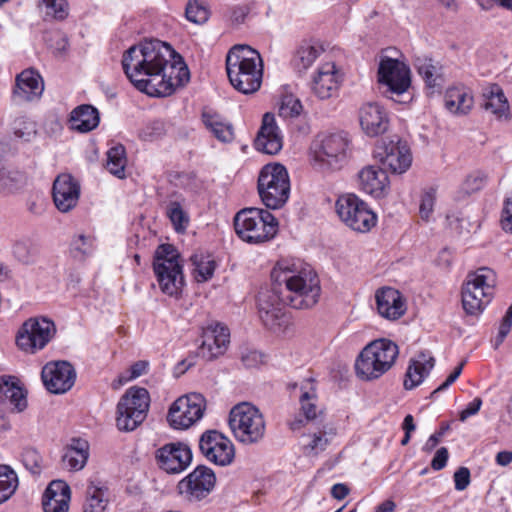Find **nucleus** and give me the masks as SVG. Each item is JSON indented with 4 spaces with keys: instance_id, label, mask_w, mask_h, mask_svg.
<instances>
[{
    "instance_id": "f257e3e1",
    "label": "nucleus",
    "mask_w": 512,
    "mask_h": 512,
    "mask_svg": "<svg viewBox=\"0 0 512 512\" xmlns=\"http://www.w3.org/2000/svg\"><path fill=\"white\" fill-rule=\"evenodd\" d=\"M175 51L160 40H148L131 46L122 57V67L130 82L150 96H168L189 81L188 67L181 61L170 62Z\"/></svg>"
},
{
    "instance_id": "f03ea898",
    "label": "nucleus",
    "mask_w": 512,
    "mask_h": 512,
    "mask_svg": "<svg viewBox=\"0 0 512 512\" xmlns=\"http://www.w3.org/2000/svg\"><path fill=\"white\" fill-rule=\"evenodd\" d=\"M272 277L285 283L288 292L285 300L292 308L310 309L317 304L320 280L309 266L298 268L295 264L280 261L273 269Z\"/></svg>"
},
{
    "instance_id": "7ed1b4c3",
    "label": "nucleus",
    "mask_w": 512,
    "mask_h": 512,
    "mask_svg": "<svg viewBox=\"0 0 512 512\" xmlns=\"http://www.w3.org/2000/svg\"><path fill=\"white\" fill-rule=\"evenodd\" d=\"M226 71L231 85L243 94L259 90L263 63L260 54L248 45H235L226 56Z\"/></svg>"
},
{
    "instance_id": "20e7f679",
    "label": "nucleus",
    "mask_w": 512,
    "mask_h": 512,
    "mask_svg": "<svg viewBox=\"0 0 512 512\" xmlns=\"http://www.w3.org/2000/svg\"><path fill=\"white\" fill-rule=\"evenodd\" d=\"M398 354L399 348L393 341L384 338L372 341L356 360L357 376L367 381L378 379L391 369Z\"/></svg>"
},
{
    "instance_id": "39448f33",
    "label": "nucleus",
    "mask_w": 512,
    "mask_h": 512,
    "mask_svg": "<svg viewBox=\"0 0 512 512\" xmlns=\"http://www.w3.org/2000/svg\"><path fill=\"white\" fill-rule=\"evenodd\" d=\"M235 232L243 241L261 244L270 241L278 232V222L267 210L255 207L244 208L234 217Z\"/></svg>"
},
{
    "instance_id": "423d86ee",
    "label": "nucleus",
    "mask_w": 512,
    "mask_h": 512,
    "mask_svg": "<svg viewBox=\"0 0 512 512\" xmlns=\"http://www.w3.org/2000/svg\"><path fill=\"white\" fill-rule=\"evenodd\" d=\"M153 269L160 290L170 297H179L185 280L180 255L173 245L158 246L154 255Z\"/></svg>"
},
{
    "instance_id": "0eeeda50",
    "label": "nucleus",
    "mask_w": 512,
    "mask_h": 512,
    "mask_svg": "<svg viewBox=\"0 0 512 512\" xmlns=\"http://www.w3.org/2000/svg\"><path fill=\"white\" fill-rule=\"evenodd\" d=\"M496 286V274L488 267L469 272L462 287V305L469 315H478L491 302Z\"/></svg>"
},
{
    "instance_id": "6e6552de",
    "label": "nucleus",
    "mask_w": 512,
    "mask_h": 512,
    "mask_svg": "<svg viewBox=\"0 0 512 512\" xmlns=\"http://www.w3.org/2000/svg\"><path fill=\"white\" fill-rule=\"evenodd\" d=\"M229 426L234 437L244 444L260 442L266 431L262 413L256 406L248 402L239 403L231 409Z\"/></svg>"
},
{
    "instance_id": "1a4fd4ad",
    "label": "nucleus",
    "mask_w": 512,
    "mask_h": 512,
    "mask_svg": "<svg viewBox=\"0 0 512 512\" xmlns=\"http://www.w3.org/2000/svg\"><path fill=\"white\" fill-rule=\"evenodd\" d=\"M258 193L267 208H281L290 194L287 169L279 163L265 165L258 177Z\"/></svg>"
},
{
    "instance_id": "9d476101",
    "label": "nucleus",
    "mask_w": 512,
    "mask_h": 512,
    "mask_svg": "<svg viewBox=\"0 0 512 512\" xmlns=\"http://www.w3.org/2000/svg\"><path fill=\"white\" fill-rule=\"evenodd\" d=\"M349 141L342 134L320 135L311 147L312 161L323 171L340 170L347 162Z\"/></svg>"
},
{
    "instance_id": "9b49d317",
    "label": "nucleus",
    "mask_w": 512,
    "mask_h": 512,
    "mask_svg": "<svg viewBox=\"0 0 512 512\" xmlns=\"http://www.w3.org/2000/svg\"><path fill=\"white\" fill-rule=\"evenodd\" d=\"M150 405L148 391L142 387H131L117 405V427L122 431L136 429L146 418Z\"/></svg>"
},
{
    "instance_id": "f8f14e48",
    "label": "nucleus",
    "mask_w": 512,
    "mask_h": 512,
    "mask_svg": "<svg viewBox=\"0 0 512 512\" xmlns=\"http://www.w3.org/2000/svg\"><path fill=\"white\" fill-rule=\"evenodd\" d=\"M378 82L384 86L386 97L399 103H406L411 100L400 99L405 96L411 86V73L409 67L397 60L389 57L382 58L378 68Z\"/></svg>"
},
{
    "instance_id": "ddd939ff",
    "label": "nucleus",
    "mask_w": 512,
    "mask_h": 512,
    "mask_svg": "<svg viewBox=\"0 0 512 512\" xmlns=\"http://www.w3.org/2000/svg\"><path fill=\"white\" fill-rule=\"evenodd\" d=\"M335 208L341 221L354 231L366 233L376 225L375 213L355 194L340 196Z\"/></svg>"
},
{
    "instance_id": "4468645a",
    "label": "nucleus",
    "mask_w": 512,
    "mask_h": 512,
    "mask_svg": "<svg viewBox=\"0 0 512 512\" xmlns=\"http://www.w3.org/2000/svg\"><path fill=\"white\" fill-rule=\"evenodd\" d=\"M206 410V400L199 393L176 399L170 406L167 421L173 429L186 430L198 422Z\"/></svg>"
},
{
    "instance_id": "2eb2a0df",
    "label": "nucleus",
    "mask_w": 512,
    "mask_h": 512,
    "mask_svg": "<svg viewBox=\"0 0 512 512\" xmlns=\"http://www.w3.org/2000/svg\"><path fill=\"white\" fill-rule=\"evenodd\" d=\"M275 290L259 293L258 309L262 323L271 331L285 334L289 331L292 322L290 315L284 310L283 302Z\"/></svg>"
},
{
    "instance_id": "dca6fc26",
    "label": "nucleus",
    "mask_w": 512,
    "mask_h": 512,
    "mask_svg": "<svg viewBox=\"0 0 512 512\" xmlns=\"http://www.w3.org/2000/svg\"><path fill=\"white\" fill-rule=\"evenodd\" d=\"M56 327L47 318H30L18 331L16 343L25 352L35 353L43 349L54 337Z\"/></svg>"
},
{
    "instance_id": "f3484780",
    "label": "nucleus",
    "mask_w": 512,
    "mask_h": 512,
    "mask_svg": "<svg viewBox=\"0 0 512 512\" xmlns=\"http://www.w3.org/2000/svg\"><path fill=\"white\" fill-rule=\"evenodd\" d=\"M216 476L214 471L204 465L197 466L178 483L179 493L188 501H200L214 489Z\"/></svg>"
},
{
    "instance_id": "a211bd4d",
    "label": "nucleus",
    "mask_w": 512,
    "mask_h": 512,
    "mask_svg": "<svg viewBox=\"0 0 512 512\" xmlns=\"http://www.w3.org/2000/svg\"><path fill=\"white\" fill-rule=\"evenodd\" d=\"M199 449L209 462L218 466L231 464L235 457L231 440L216 430H207L201 435Z\"/></svg>"
},
{
    "instance_id": "6ab92c4d",
    "label": "nucleus",
    "mask_w": 512,
    "mask_h": 512,
    "mask_svg": "<svg viewBox=\"0 0 512 512\" xmlns=\"http://www.w3.org/2000/svg\"><path fill=\"white\" fill-rule=\"evenodd\" d=\"M376 157L385 168L396 174L406 172L412 163L407 143L398 138L383 141L377 147Z\"/></svg>"
},
{
    "instance_id": "aec40b11",
    "label": "nucleus",
    "mask_w": 512,
    "mask_h": 512,
    "mask_svg": "<svg viewBox=\"0 0 512 512\" xmlns=\"http://www.w3.org/2000/svg\"><path fill=\"white\" fill-rule=\"evenodd\" d=\"M41 378L50 393L64 394L73 387L76 371L67 361H53L42 368Z\"/></svg>"
},
{
    "instance_id": "412c9836",
    "label": "nucleus",
    "mask_w": 512,
    "mask_h": 512,
    "mask_svg": "<svg viewBox=\"0 0 512 512\" xmlns=\"http://www.w3.org/2000/svg\"><path fill=\"white\" fill-rule=\"evenodd\" d=\"M202 342L198 355L205 360H213L224 354L230 343L229 329L221 323H210L202 330Z\"/></svg>"
},
{
    "instance_id": "4be33fe9",
    "label": "nucleus",
    "mask_w": 512,
    "mask_h": 512,
    "mask_svg": "<svg viewBox=\"0 0 512 512\" xmlns=\"http://www.w3.org/2000/svg\"><path fill=\"white\" fill-rule=\"evenodd\" d=\"M158 466L167 473L177 474L185 470L192 461L191 449L180 442L165 444L156 451Z\"/></svg>"
},
{
    "instance_id": "5701e85b",
    "label": "nucleus",
    "mask_w": 512,
    "mask_h": 512,
    "mask_svg": "<svg viewBox=\"0 0 512 512\" xmlns=\"http://www.w3.org/2000/svg\"><path fill=\"white\" fill-rule=\"evenodd\" d=\"M52 195L57 209L63 213L69 212L78 203L80 184L71 174L62 173L54 180Z\"/></svg>"
},
{
    "instance_id": "b1692460",
    "label": "nucleus",
    "mask_w": 512,
    "mask_h": 512,
    "mask_svg": "<svg viewBox=\"0 0 512 512\" xmlns=\"http://www.w3.org/2000/svg\"><path fill=\"white\" fill-rule=\"evenodd\" d=\"M341 76L335 63L326 62L318 67L312 77L311 90L321 100L335 96L339 90Z\"/></svg>"
},
{
    "instance_id": "393cba45",
    "label": "nucleus",
    "mask_w": 512,
    "mask_h": 512,
    "mask_svg": "<svg viewBox=\"0 0 512 512\" xmlns=\"http://www.w3.org/2000/svg\"><path fill=\"white\" fill-rule=\"evenodd\" d=\"M43 91L44 82L40 74L26 69L16 76L12 100L15 103L32 102L38 100Z\"/></svg>"
},
{
    "instance_id": "a878e982",
    "label": "nucleus",
    "mask_w": 512,
    "mask_h": 512,
    "mask_svg": "<svg viewBox=\"0 0 512 512\" xmlns=\"http://www.w3.org/2000/svg\"><path fill=\"white\" fill-rule=\"evenodd\" d=\"M254 145L258 151L268 155H275L281 151L283 138L273 114H264Z\"/></svg>"
},
{
    "instance_id": "bb28decb",
    "label": "nucleus",
    "mask_w": 512,
    "mask_h": 512,
    "mask_svg": "<svg viewBox=\"0 0 512 512\" xmlns=\"http://www.w3.org/2000/svg\"><path fill=\"white\" fill-rule=\"evenodd\" d=\"M358 117L361 129L369 137L381 135L388 129V115L385 109L377 103L362 105Z\"/></svg>"
},
{
    "instance_id": "cd10ccee",
    "label": "nucleus",
    "mask_w": 512,
    "mask_h": 512,
    "mask_svg": "<svg viewBox=\"0 0 512 512\" xmlns=\"http://www.w3.org/2000/svg\"><path fill=\"white\" fill-rule=\"evenodd\" d=\"M379 314L389 320H397L406 312V302L402 294L394 288L383 287L375 294Z\"/></svg>"
},
{
    "instance_id": "c85d7f7f",
    "label": "nucleus",
    "mask_w": 512,
    "mask_h": 512,
    "mask_svg": "<svg viewBox=\"0 0 512 512\" xmlns=\"http://www.w3.org/2000/svg\"><path fill=\"white\" fill-rule=\"evenodd\" d=\"M360 189L374 197H383L390 188V181L385 169L378 166L364 167L358 174Z\"/></svg>"
},
{
    "instance_id": "c756f323",
    "label": "nucleus",
    "mask_w": 512,
    "mask_h": 512,
    "mask_svg": "<svg viewBox=\"0 0 512 512\" xmlns=\"http://www.w3.org/2000/svg\"><path fill=\"white\" fill-rule=\"evenodd\" d=\"M70 499V486L63 480H53L42 496L43 512H68Z\"/></svg>"
},
{
    "instance_id": "7c9ffc66",
    "label": "nucleus",
    "mask_w": 512,
    "mask_h": 512,
    "mask_svg": "<svg viewBox=\"0 0 512 512\" xmlns=\"http://www.w3.org/2000/svg\"><path fill=\"white\" fill-rule=\"evenodd\" d=\"M317 393L312 380H306L300 387L299 402L304 418H295L289 423L291 430H298L315 420L321 411L316 405Z\"/></svg>"
},
{
    "instance_id": "2f4dec72",
    "label": "nucleus",
    "mask_w": 512,
    "mask_h": 512,
    "mask_svg": "<svg viewBox=\"0 0 512 512\" xmlns=\"http://www.w3.org/2000/svg\"><path fill=\"white\" fill-rule=\"evenodd\" d=\"M483 108L496 119L508 121L511 118L510 105L503 89L492 84L483 91Z\"/></svg>"
},
{
    "instance_id": "473e14b6",
    "label": "nucleus",
    "mask_w": 512,
    "mask_h": 512,
    "mask_svg": "<svg viewBox=\"0 0 512 512\" xmlns=\"http://www.w3.org/2000/svg\"><path fill=\"white\" fill-rule=\"evenodd\" d=\"M89 458V444L86 440L73 438L65 447L61 461L64 468L69 471L82 470Z\"/></svg>"
},
{
    "instance_id": "72a5a7b5",
    "label": "nucleus",
    "mask_w": 512,
    "mask_h": 512,
    "mask_svg": "<svg viewBox=\"0 0 512 512\" xmlns=\"http://www.w3.org/2000/svg\"><path fill=\"white\" fill-rule=\"evenodd\" d=\"M111 501L112 494L109 489L101 483L91 481L85 491L83 512H104Z\"/></svg>"
},
{
    "instance_id": "f704fd0d",
    "label": "nucleus",
    "mask_w": 512,
    "mask_h": 512,
    "mask_svg": "<svg viewBox=\"0 0 512 512\" xmlns=\"http://www.w3.org/2000/svg\"><path fill=\"white\" fill-rule=\"evenodd\" d=\"M445 108L455 115L468 114L474 105V99L465 87H452L447 89L444 96Z\"/></svg>"
},
{
    "instance_id": "c9c22d12",
    "label": "nucleus",
    "mask_w": 512,
    "mask_h": 512,
    "mask_svg": "<svg viewBox=\"0 0 512 512\" xmlns=\"http://www.w3.org/2000/svg\"><path fill=\"white\" fill-rule=\"evenodd\" d=\"M100 121L98 110L89 104H83L72 110L69 118L72 130L87 133L94 130Z\"/></svg>"
},
{
    "instance_id": "e433bc0d",
    "label": "nucleus",
    "mask_w": 512,
    "mask_h": 512,
    "mask_svg": "<svg viewBox=\"0 0 512 512\" xmlns=\"http://www.w3.org/2000/svg\"><path fill=\"white\" fill-rule=\"evenodd\" d=\"M434 362L433 357H427L424 353H420L417 359H412L405 374V389L411 390L420 385L434 367Z\"/></svg>"
},
{
    "instance_id": "4c0bfd02",
    "label": "nucleus",
    "mask_w": 512,
    "mask_h": 512,
    "mask_svg": "<svg viewBox=\"0 0 512 512\" xmlns=\"http://www.w3.org/2000/svg\"><path fill=\"white\" fill-rule=\"evenodd\" d=\"M0 400H8L18 412H22L27 407L26 394L18 385L16 377H0Z\"/></svg>"
},
{
    "instance_id": "58836bf2",
    "label": "nucleus",
    "mask_w": 512,
    "mask_h": 512,
    "mask_svg": "<svg viewBox=\"0 0 512 512\" xmlns=\"http://www.w3.org/2000/svg\"><path fill=\"white\" fill-rule=\"evenodd\" d=\"M414 66L429 88L441 86L442 66L428 56H417Z\"/></svg>"
},
{
    "instance_id": "ea45409f",
    "label": "nucleus",
    "mask_w": 512,
    "mask_h": 512,
    "mask_svg": "<svg viewBox=\"0 0 512 512\" xmlns=\"http://www.w3.org/2000/svg\"><path fill=\"white\" fill-rule=\"evenodd\" d=\"M335 435L333 429H327L326 425H323L317 431H313L307 434V441L303 445L304 454L307 456H317L326 450L330 443L331 437Z\"/></svg>"
},
{
    "instance_id": "a19ab883",
    "label": "nucleus",
    "mask_w": 512,
    "mask_h": 512,
    "mask_svg": "<svg viewBox=\"0 0 512 512\" xmlns=\"http://www.w3.org/2000/svg\"><path fill=\"white\" fill-rule=\"evenodd\" d=\"M323 48L317 43L303 42L296 50L292 63L298 71H305L322 54Z\"/></svg>"
},
{
    "instance_id": "79ce46f5",
    "label": "nucleus",
    "mask_w": 512,
    "mask_h": 512,
    "mask_svg": "<svg viewBox=\"0 0 512 512\" xmlns=\"http://www.w3.org/2000/svg\"><path fill=\"white\" fill-rule=\"evenodd\" d=\"M203 122L207 129L222 142H231L234 138L233 127L230 123L224 121L217 114L203 113Z\"/></svg>"
},
{
    "instance_id": "37998d69",
    "label": "nucleus",
    "mask_w": 512,
    "mask_h": 512,
    "mask_svg": "<svg viewBox=\"0 0 512 512\" xmlns=\"http://www.w3.org/2000/svg\"><path fill=\"white\" fill-rule=\"evenodd\" d=\"M191 261L194 266L193 275L197 282H207L213 277L216 262L210 255H204L202 253L194 254L191 256Z\"/></svg>"
},
{
    "instance_id": "c03bdc74",
    "label": "nucleus",
    "mask_w": 512,
    "mask_h": 512,
    "mask_svg": "<svg viewBox=\"0 0 512 512\" xmlns=\"http://www.w3.org/2000/svg\"><path fill=\"white\" fill-rule=\"evenodd\" d=\"M126 163V151L123 145H116L108 150L106 168L111 174L120 179L124 178Z\"/></svg>"
},
{
    "instance_id": "a18cd8bd",
    "label": "nucleus",
    "mask_w": 512,
    "mask_h": 512,
    "mask_svg": "<svg viewBox=\"0 0 512 512\" xmlns=\"http://www.w3.org/2000/svg\"><path fill=\"white\" fill-rule=\"evenodd\" d=\"M18 487L17 474L6 465L0 466V504L6 502Z\"/></svg>"
},
{
    "instance_id": "49530a36",
    "label": "nucleus",
    "mask_w": 512,
    "mask_h": 512,
    "mask_svg": "<svg viewBox=\"0 0 512 512\" xmlns=\"http://www.w3.org/2000/svg\"><path fill=\"white\" fill-rule=\"evenodd\" d=\"M12 252L17 261L25 265L35 263L38 255L36 247L28 241H17Z\"/></svg>"
},
{
    "instance_id": "de8ad7c7",
    "label": "nucleus",
    "mask_w": 512,
    "mask_h": 512,
    "mask_svg": "<svg viewBox=\"0 0 512 512\" xmlns=\"http://www.w3.org/2000/svg\"><path fill=\"white\" fill-rule=\"evenodd\" d=\"M14 135L25 141H30L36 136V123L31 119L21 116L14 120L12 125Z\"/></svg>"
},
{
    "instance_id": "09e8293b",
    "label": "nucleus",
    "mask_w": 512,
    "mask_h": 512,
    "mask_svg": "<svg viewBox=\"0 0 512 512\" xmlns=\"http://www.w3.org/2000/svg\"><path fill=\"white\" fill-rule=\"evenodd\" d=\"M302 104L292 94L284 95L279 104V115L284 118H291L300 115Z\"/></svg>"
},
{
    "instance_id": "8fccbe9b",
    "label": "nucleus",
    "mask_w": 512,
    "mask_h": 512,
    "mask_svg": "<svg viewBox=\"0 0 512 512\" xmlns=\"http://www.w3.org/2000/svg\"><path fill=\"white\" fill-rule=\"evenodd\" d=\"M167 215L177 232H182L186 229L188 217L183 211L180 203L175 201L171 202L167 208Z\"/></svg>"
},
{
    "instance_id": "3c124183",
    "label": "nucleus",
    "mask_w": 512,
    "mask_h": 512,
    "mask_svg": "<svg viewBox=\"0 0 512 512\" xmlns=\"http://www.w3.org/2000/svg\"><path fill=\"white\" fill-rule=\"evenodd\" d=\"M22 463L34 475L40 474L42 470V457L34 448H25L23 450Z\"/></svg>"
},
{
    "instance_id": "603ef678",
    "label": "nucleus",
    "mask_w": 512,
    "mask_h": 512,
    "mask_svg": "<svg viewBox=\"0 0 512 512\" xmlns=\"http://www.w3.org/2000/svg\"><path fill=\"white\" fill-rule=\"evenodd\" d=\"M435 201L436 189L430 187L422 192L419 205V214L423 220H429L434 210Z\"/></svg>"
},
{
    "instance_id": "864d4df0",
    "label": "nucleus",
    "mask_w": 512,
    "mask_h": 512,
    "mask_svg": "<svg viewBox=\"0 0 512 512\" xmlns=\"http://www.w3.org/2000/svg\"><path fill=\"white\" fill-rule=\"evenodd\" d=\"M186 17L193 23H204L208 20V9L198 1L189 2L186 7Z\"/></svg>"
},
{
    "instance_id": "5fc2aeb1",
    "label": "nucleus",
    "mask_w": 512,
    "mask_h": 512,
    "mask_svg": "<svg viewBox=\"0 0 512 512\" xmlns=\"http://www.w3.org/2000/svg\"><path fill=\"white\" fill-rule=\"evenodd\" d=\"M47 8V15L55 19L63 20L68 15V3L66 0H43Z\"/></svg>"
},
{
    "instance_id": "6e6d98bb",
    "label": "nucleus",
    "mask_w": 512,
    "mask_h": 512,
    "mask_svg": "<svg viewBox=\"0 0 512 512\" xmlns=\"http://www.w3.org/2000/svg\"><path fill=\"white\" fill-rule=\"evenodd\" d=\"M500 223L504 231L512 233V193L504 200Z\"/></svg>"
},
{
    "instance_id": "4d7b16f0",
    "label": "nucleus",
    "mask_w": 512,
    "mask_h": 512,
    "mask_svg": "<svg viewBox=\"0 0 512 512\" xmlns=\"http://www.w3.org/2000/svg\"><path fill=\"white\" fill-rule=\"evenodd\" d=\"M453 479L456 490H465L469 486L471 481L470 470L467 467L458 468L453 475Z\"/></svg>"
},
{
    "instance_id": "13d9d810",
    "label": "nucleus",
    "mask_w": 512,
    "mask_h": 512,
    "mask_svg": "<svg viewBox=\"0 0 512 512\" xmlns=\"http://www.w3.org/2000/svg\"><path fill=\"white\" fill-rule=\"evenodd\" d=\"M485 183V177L481 173H474L469 175L464 183L463 188L467 193H472L480 190Z\"/></svg>"
},
{
    "instance_id": "bf43d9fd",
    "label": "nucleus",
    "mask_w": 512,
    "mask_h": 512,
    "mask_svg": "<svg viewBox=\"0 0 512 512\" xmlns=\"http://www.w3.org/2000/svg\"><path fill=\"white\" fill-rule=\"evenodd\" d=\"M148 367V363L146 361H138L134 363L130 368V375L128 377H119V384L122 385L129 380L135 379L141 375H143Z\"/></svg>"
},
{
    "instance_id": "052dcab7",
    "label": "nucleus",
    "mask_w": 512,
    "mask_h": 512,
    "mask_svg": "<svg viewBox=\"0 0 512 512\" xmlns=\"http://www.w3.org/2000/svg\"><path fill=\"white\" fill-rule=\"evenodd\" d=\"M247 16V10L242 6H234L230 9L228 21L232 26H238L244 23Z\"/></svg>"
},
{
    "instance_id": "680f3d73",
    "label": "nucleus",
    "mask_w": 512,
    "mask_h": 512,
    "mask_svg": "<svg viewBox=\"0 0 512 512\" xmlns=\"http://www.w3.org/2000/svg\"><path fill=\"white\" fill-rule=\"evenodd\" d=\"M448 457H449V453H448L447 448H445V447L439 448L436 451V453L431 461V467L435 471L442 470L447 464Z\"/></svg>"
},
{
    "instance_id": "e2e57ef3",
    "label": "nucleus",
    "mask_w": 512,
    "mask_h": 512,
    "mask_svg": "<svg viewBox=\"0 0 512 512\" xmlns=\"http://www.w3.org/2000/svg\"><path fill=\"white\" fill-rule=\"evenodd\" d=\"M482 406V399L480 397L474 398V400L467 404V406L460 412L459 420L464 422L467 418L478 413Z\"/></svg>"
},
{
    "instance_id": "0e129e2a",
    "label": "nucleus",
    "mask_w": 512,
    "mask_h": 512,
    "mask_svg": "<svg viewBox=\"0 0 512 512\" xmlns=\"http://www.w3.org/2000/svg\"><path fill=\"white\" fill-rule=\"evenodd\" d=\"M464 364L465 362H461L455 369L454 371L447 377V379L445 380L444 383H442L437 389H435L433 391V394L434 393H437L439 391H442L446 388H448L452 383H454L458 377L461 375L462 373V370H463V367H464Z\"/></svg>"
},
{
    "instance_id": "69168bd1",
    "label": "nucleus",
    "mask_w": 512,
    "mask_h": 512,
    "mask_svg": "<svg viewBox=\"0 0 512 512\" xmlns=\"http://www.w3.org/2000/svg\"><path fill=\"white\" fill-rule=\"evenodd\" d=\"M464 364L465 362H461L455 369L454 371L447 377V379L445 380L444 383H442L437 389H435L433 391V394L434 393H437L439 391H442L446 388H448L452 383H454L458 377L461 375L462 373V370H463V367H464Z\"/></svg>"
},
{
    "instance_id": "338daca9",
    "label": "nucleus",
    "mask_w": 512,
    "mask_h": 512,
    "mask_svg": "<svg viewBox=\"0 0 512 512\" xmlns=\"http://www.w3.org/2000/svg\"><path fill=\"white\" fill-rule=\"evenodd\" d=\"M464 364L465 362H461L455 369L454 371L447 377V379L445 380L444 383H442L437 389H435L433 391V394L434 393H437L439 391H442L446 388H448L452 383H454L458 377L461 375L462 373V370H463V367H464Z\"/></svg>"
},
{
    "instance_id": "774afa93",
    "label": "nucleus",
    "mask_w": 512,
    "mask_h": 512,
    "mask_svg": "<svg viewBox=\"0 0 512 512\" xmlns=\"http://www.w3.org/2000/svg\"><path fill=\"white\" fill-rule=\"evenodd\" d=\"M14 181L11 173L0 166V192L11 189L14 186Z\"/></svg>"
}]
</instances>
